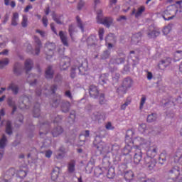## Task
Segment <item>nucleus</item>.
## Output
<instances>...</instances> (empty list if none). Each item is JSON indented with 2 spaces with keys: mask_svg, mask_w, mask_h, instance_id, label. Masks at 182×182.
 Masks as SVG:
<instances>
[{
  "mask_svg": "<svg viewBox=\"0 0 182 182\" xmlns=\"http://www.w3.org/2000/svg\"><path fill=\"white\" fill-rule=\"evenodd\" d=\"M157 155V147L156 146H151L146 151V157L144 159L143 167L146 170H153L157 164V161L154 159Z\"/></svg>",
  "mask_w": 182,
  "mask_h": 182,
  "instance_id": "f257e3e1",
  "label": "nucleus"
},
{
  "mask_svg": "<svg viewBox=\"0 0 182 182\" xmlns=\"http://www.w3.org/2000/svg\"><path fill=\"white\" fill-rule=\"evenodd\" d=\"M89 70L87 60H76L74 61V65L71 67L70 76L72 79L76 77V73L78 71L79 75H85Z\"/></svg>",
  "mask_w": 182,
  "mask_h": 182,
  "instance_id": "f03ea898",
  "label": "nucleus"
},
{
  "mask_svg": "<svg viewBox=\"0 0 182 182\" xmlns=\"http://www.w3.org/2000/svg\"><path fill=\"white\" fill-rule=\"evenodd\" d=\"M133 134H134L133 130L128 129L127 131L125 136V143L127 146H130V144H134L135 143V144H137L136 146H138V147H141V146L147 144L146 140L140 136L136 137L133 141V139L132 138L133 137Z\"/></svg>",
  "mask_w": 182,
  "mask_h": 182,
  "instance_id": "7ed1b4c3",
  "label": "nucleus"
},
{
  "mask_svg": "<svg viewBox=\"0 0 182 182\" xmlns=\"http://www.w3.org/2000/svg\"><path fill=\"white\" fill-rule=\"evenodd\" d=\"M97 23L104 25L106 28H110L112 23H113V18H112V17L103 18V11L102 10H98L97 11Z\"/></svg>",
  "mask_w": 182,
  "mask_h": 182,
  "instance_id": "20e7f679",
  "label": "nucleus"
},
{
  "mask_svg": "<svg viewBox=\"0 0 182 182\" xmlns=\"http://www.w3.org/2000/svg\"><path fill=\"white\" fill-rule=\"evenodd\" d=\"M61 104V110L63 113H68L70 110V102L68 101H60V96L58 97V99L55 100L53 103V107H58Z\"/></svg>",
  "mask_w": 182,
  "mask_h": 182,
  "instance_id": "39448f33",
  "label": "nucleus"
},
{
  "mask_svg": "<svg viewBox=\"0 0 182 182\" xmlns=\"http://www.w3.org/2000/svg\"><path fill=\"white\" fill-rule=\"evenodd\" d=\"M8 173L10 176H16V177H18V178H25L28 174V168L23 167L22 169L17 171H15V168H11L9 170Z\"/></svg>",
  "mask_w": 182,
  "mask_h": 182,
  "instance_id": "423d86ee",
  "label": "nucleus"
},
{
  "mask_svg": "<svg viewBox=\"0 0 182 182\" xmlns=\"http://www.w3.org/2000/svg\"><path fill=\"white\" fill-rule=\"evenodd\" d=\"M139 146H134V151L135 153L134 155L133 160L134 164H139L143 159V152H141V149H139Z\"/></svg>",
  "mask_w": 182,
  "mask_h": 182,
  "instance_id": "0eeeda50",
  "label": "nucleus"
},
{
  "mask_svg": "<svg viewBox=\"0 0 182 182\" xmlns=\"http://www.w3.org/2000/svg\"><path fill=\"white\" fill-rule=\"evenodd\" d=\"M160 35V29L154 27V26L151 25L148 28L147 36L150 39H153L154 38H157Z\"/></svg>",
  "mask_w": 182,
  "mask_h": 182,
  "instance_id": "6e6552de",
  "label": "nucleus"
},
{
  "mask_svg": "<svg viewBox=\"0 0 182 182\" xmlns=\"http://www.w3.org/2000/svg\"><path fill=\"white\" fill-rule=\"evenodd\" d=\"M46 48L48 49V52L46 53V59H50L52 56H53V50L56 49V45L53 43H47L46 44Z\"/></svg>",
  "mask_w": 182,
  "mask_h": 182,
  "instance_id": "1a4fd4ad",
  "label": "nucleus"
},
{
  "mask_svg": "<svg viewBox=\"0 0 182 182\" xmlns=\"http://www.w3.org/2000/svg\"><path fill=\"white\" fill-rule=\"evenodd\" d=\"M168 176L172 178V180H177L180 177V167L174 166L168 171Z\"/></svg>",
  "mask_w": 182,
  "mask_h": 182,
  "instance_id": "9d476101",
  "label": "nucleus"
},
{
  "mask_svg": "<svg viewBox=\"0 0 182 182\" xmlns=\"http://www.w3.org/2000/svg\"><path fill=\"white\" fill-rule=\"evenodd\" d=\"M69 66H70V58L64 57L61 58L60 63V69L61 70H66Z\"/></svg>",
  "mask_w": 182,
  "mask_h": 182,
  "instance_id": "9b49d317",
  "label": "nucleus"
},
{
  "mask_svg": "<svg viewBox=\"0 0 182 182\" xmlns=\"http://www.w3.org/2000/svg\"><path fill=\"white\" fill-rule=\"evenodd\" d=\"M109 149L105 151L106 153H112L113 156H117L119 154V151L120 150V146L117 144H114L108 146Z\"/></svg>",
  "mask_w": 182,
  "mask_h": 182,
  "instance_id": "f8f14e48",
  "label": "nucleus"
},
{
  "mask_svg": "<svg viewBox=\"0 0 182 182\" xmlns=\"http://www.w3.org/2000/svg\"><path fill=\"white\" fill-rule=\"evenodd\" d=\"M89 93L90 97L96 99L99 96V89L95 85H90L89 88Z\"/></svg>",
  "mask_w": 182,
  "mask_h": 182,
  "instance_id": "ddd939ff",
  "label": "nucleus"
},
{
  "mask_svg": "<svg viewBox=\"0 0 182 182\" xmlns=\"http://www.w3.org/2000/svg\"><path fill=\"white\" fill-rule=\"evenodd\" d=\"M90 134V132L89 130H86L84 132H82L81 134L79 136V140L80 143L77 144V146H82L85 144V141H86V137H89Z\"/></svg>",
  "mask_w": 182,
  "mask_h": 182,
  "instance_id": "4468645a",
  "label": "nucleus"
},
{
  "mask_svg": "<svg viewBox=\"0 0 182 182\" xmlns=\"http://www.w3.org/2000/svg\"><path fill=\"white\" fill-rule=\"evenodd\" d=\"M124 180H126L127 182L133 181V180H134V172L131 170L127 171L124 173Z\"/></svg>",
  "mask_w": 182,
  "mask_h": 182,
  "instance_id": "2eb2a0df",
  "label": "nucleus"
},
{
  "mask_svg": "<svg viewBox=\"0 0 182 182\" xmlns=\"http://www.w3.org/2000/svg\"><path fill=\"white\" fill-rule=\"evenodd\" d=\"M122 85L129 90L133 86V79L130 77H127L123 80Z\"/></svg>",
  "mask_w": 182,
  "mask_h": 182,
  "instance_id": "dca6fc26",
  "label": "nucleus"
},
{
  "mask_svg": "<svg viewBox=\"0 0 182 182\" xmlns=\"http://www.w3.org/2000/svg\"><path fill=\"white\" fill-rule=\"evenodd\" d=\"M25 70L26 73L28 74L31 70H32V68H33V61L31 59H27L25 62Z\"/></svg>",
  "mask_w": 182,
  "mask_h": 182,
  "instance_id": "f3484780",
  "label": "nucleus"
},
{
  "mask_svg": "<svg viewBox=\"0 0 182 182\" xmlns=\"http://www.w3.org/2000/svg\"><path fill=\"white\" fill-rule=\"evenodd\" d=\"M60 172V168H59V167H55L53 169L51 172V180H53V181L58 180Z\"/></svg>",
  "mask_w": 182,
  "mask_h": 182,
  "instance_id": "a211bd4d",
  "label": "nucleus"
},
{
  "mask_svg": "<svg viewBox=\"0 0 182 182\" xmlns=\"http://www.w3.org/2000/svg\"><path fill=\"white\" fill-rule=\"evenodd\" d=\"M63 133V128L60 126H58L57 127L54 128L52 131V135L53 137H58L60 134Z\"/></svg>",
  "mask_w": 182,
  "mask_h": 182,
  "instance_id": "6ab92c4d",
  "label": "nucleus"
},
{
  "mask_svg": "<svg viewBox=\"0 0 182 182\" xmlns=\"http://www.w3.org/2000/svg\"><path fill=\"white\" fill-rule=\"evenodd\" d=\"M129 59H132L133 62H136L139 63V51H130Z\"/></svg>",
  "mask_w": 182,
  "mask_h": 182,
  "instance_id": "aec40b11",
  "label": "nucleus"
},
{
  "mask_svg": "<svg viewBox=\"0 0 182 182\" xmlns=\"http://www.w3.org/2000/svg\"><path fill=\"white\" fill-rule=\"evenodd\" d=\"M34 41L38 46V48L35 49V55H39V53H41L42 42H41V40L37 36H34Z\"/></svg>",
  "mask_w": 182,
  "mask_h": 182,
  "instance_id": "412c9836",
  "label": "nucleus"
},
{
  "mask_svg": "<svg viewBox=\"0 0 182 182\" xmlns=\"http://www.w3.org/2000/svg\"><path fill=\"white\" fill-rule=\"evenodd\" d=\"M171 12H176L175 10H171L168 8H167L166 10L164 11V15L163 16V18L165 21H171V19H173L174 18V15L170 16V17H168V18H166V15H171Z\"/></svg>",
  "mask_w": 182,
  "mask_h": 182,
  "instance_id": "4be33fe9",
  "label": "nucleus"
},
{
  "mask_svg": "<svg viewBox=\"0 0 182 182\" xmlns=\"http://www.w3.org/2000/svg\"><path fill=\"white\" fill-rule=\"evenodd\" d=\"M59 36L64 46H69V43H68V37L66 36L65 33H63V31H60Z\"/></svg>",
  "mask_w": 182,
  "mask_h": 182,
  "instance_id": "5701e85b",
  "label": "nucleus"
},
{
  "mask_svg": "<svg viewBox=\"0 0 182 182\" xmlns=\"http://www.w3.org/2000/svg\"><path fill=\"white\" fill-rule=\"evenodd\" d=\"M168 65H170L168 60H163L159 63L158 68L161 70H164L168 66Z\"/></svg>",
  "mask_w": 182,
  "mask_h": 182,
  "instance_id": "b1692460",
  "label": "nucleus"
},
{
  "mask_svg": "<svg viewBox=\"0 0 182 182\" xmlns=\"http://www.w3.org/2000/svg\"><path fill=\"white\" fill-rule=\"evenodd\" d=\"M76 166V161L75 160H71L68 164V173H75V167Z\"/></svg>",
  "mask_w": 182,
  "mask_h": 182,
  "instance_id": "393cba45",
  "label": "nucleus"
},
{
  "mask_svg": "<svg viewBox=\"0 0 182 182\" xmlns=\"http://www.w3.org/2000/svg\"><path fill=\"white\" fill-rule=\"evenodd\" d=\"M108 81L109 74L104 73L100 76L99 82L100 83H101V85H106V83H107Z\"/></svg>",
  "mask_w": 182,
  "mask_h": 182,
  "instance_id": "a878e982",
  "label": "nucleus"
},
{
  "mask_svg": "<svg viewBox=\"0 0 182 182\" xmlns=\"http://www.w3.org/2000/svg\"><path fill=\"white\" fill-rule=\"evenodd\" d=\"M109 63L112 65H122V63H124V58H112Z\"/></svg>",
  "mask_w": 182,
  "mask_h": 182,
  "instance_id": "bb28decb",
  "label": "nucleus"
},
{
  "mask_svg": "<svg viewBox=\"0 0 182 182\" xmlns=\"http://www.w3.org/2000/svg\"><path fill=\"white\" fill-rule=\"evenodd\" d=\"M105 42L111 43H116V36H114V34L109 33L105 37Z\"/></svg>",
  "mask_w": 182,
  "mask_h": 182,
  "instance_id": "cd10ccee",
  "label": "nucleus"
},
{
  "mask_svg": "<svg viewBox=\"0 0 182 182\" xmlns=\"http://www.w3.org/2000/svg\"><path fill=\"white\" fill-rule=\"evenodd\" d=\"M46 79L53 78V70H52V66L49 65L46 70Z\"/></svg>",
  "mask_w": 182,
  "mask_h": 182,
  "instance_id": "c85d7f7f",
  "label": "nucleus"
},
{
  "mask_svg": "<svg viewBox=\"0 0 182 182\" xmlns=\"http://www.w3.org/2000/svg\"><path fill=\"white\" fill-rule=\"evenodd\" d=\"M127 90H129L122 84V85L117 89V93H118L119 96H123V95H126V93H127Z\"/></svg>",
  "mask_w": 182,
  "mask_h": 182,
  "instance_id": "c756f323",
  "label": "nucleus"
},
{
  "mask_svg": "<svg viewBox=\"0 0 182 182\" xmlns=\"http://www.w3.org/2000/svg\"><path fill=\"white\" fill-rule=\"evenodd\" d=\"M7 90H12L14 95H16L19 92V87H18V85H14V82H12L7 88Z\"/></svg>",
  "mask_w": 182,
  "mask_h": 182,
  "instance_id": "7c9ffc66",
  "label": "nucleus"
},
{
  "mask_svg": "<svg viewBox=\"0 0 182 182\" xmlns=\"http://www.w3.org/2000/svg\"><path fill=\"white\" fill-rule=\"evenodd\" d=\"M141 39V33H137L136 34H134L132 37V43H139V41H140Z\"/></svg>",
  "mask_w": 182,
  "mask_h": 182,
  "instance_id": "2f4dec72",
  "label": "nucleus"
},
{
  "mask_svg": "<svg viewBox=\"0 0 182 182\" xmlns=\"http://www.w3.org/2000/svg\"><path fill=\"white\" fill-rule=\"evenodd\" d=\"M19 21V14L18 13H14L13 17L11 18V25L13 26H16L18 25V21Z\"/></svg>",
  "mask_w": 182,
  "mask_h": 182,
  "instance_id": "473e14b6",
  "label": "nucleus"
},
{
  "mask_svg": "<svg viewBox=\"0 0 182 182\" xmlns=\"http://www.w3.org/2000/svg\"><path fill=\"white\" fill-rule=\"evenodd\" d=\"M41 116V105L36 104L34 107L33 117H39Z\"/></svg>",
  "mask_w": 182,
  "mask_h": 182,
  "instance_id": "72a5a7b5",
  "label": "nucleus"
},
{
  "mask_svg": "<svg viewBox=\"0 0 182 182\" xmlns=\"http://www.w3.org/2000/svg\"><path fill=\"white\" fill-rule=\"evenodd\" d=\"M76 21L77 26L80 28L82 32H85V25L83 24V22H82V20L80 19V17H79V16H76Z\"/></svg>",
  "mask_w": 182,
  "mask_h": 182,
  "instance_id": "f704fd0d",
  "label": "nucleus"
},
{
  "mask_svg": "<svg viewBox=\"0 0 182 182\" xmlns=\"http://www.w3.org/2000/svg\"><path fill=\"white\" fill-rule=\"evenodd\" d=\"M132 150H134V147L132 148L130 145H126L123 149L122 154L124 156H127V154H129Z\"/></svg>",
  "mask_w": 182,
  "mask_h": 182,
  "instance_id": "c9c22d12",
  "label": "nucleus"
},
{
  "mask_svg": "<svg viewBox=\"0 0 182 182\" xmlns=\"http://www.w3.org/2000/svg\"><path fill=\"white\" fill-rule=\"evenodd\" d=\"M87 43L88 46H92V45H95V43H96V36H91L88 37L87 39Z\"/></svg>",
  "mask_w": 182,
  "mask_h": 182,
  "instance_id": "e433bc0d",
  "label": "nucleus"
},
{
  "mask_svg": "<svg viewBox=\"0 0 182 182\" xmlns=\"http://www.w3.org/2000/svg\"><path fill=\"white\" fill-rule=\"evenodd\" d=\"M166 159H167V153H166V151L161 153L159 158V164H164V161H166Z\"/></svg>",
  "mask_w": 182,
  "mask_h": 182,
  "instance_id": "4c0bfd02",
  "label": "nucleus"
},
{
  "mask_svg": "<svg viewBox=\"0 0 182 182\" xmlns=\"http://www.w3.org/2000/svg\"><path fill=\"white\" fill-rule=\"evenodd\" d=\"M115 176L116 173L114 171V168H109L107 173V178H114Z\"/></svg>",
  "mask_w": 182,
  "mask_h": 182,
  "instance_id": "58836bf2",
  "label": "nucleus"
},
{
  "mask_svg": "<svg viewBox=\"0 0 182 182\" xmlns=\"http://www.w3.org/2000/svg\"><path fill=\"white\" fill-rule=\"evenodd\" d=\"M6 133L9 135L12 134V123L11 122V121L6 122Z\"/></svg>",
  "mask_w": 182,
  "mask_h": 182,
  "instance_id": "ea45409f",
  "label": "nucleus"
},
{
  "mask_svg": "<svg viewBox=\"0 0 182 182\" xmlns=\"http://www.w3.org/2000/svg\"><path fill=\"white\" fill-rule=\"evenodd\" d=\"M7 103L10 107H13V110L11 114H14L15 112H16V106L15 105V102L12 100V98H9L7 100Z\"/></svg>",
  "mask_w": 182,
  "mask_h": 182,
  "instance_id": "a19ab883",
  "label": "nucleus"
},
{
  "mask_svg": "<svg viewBox=\"0 0 182 182\" xmlns=\"http://www.w3.org/2000/svg\"><path fill=\"white\" fill-rule=\"evenodd\" d=\"M6 146V136L5 135L2 136V138L0 139V149L4 150Z\"/></svg>",
  "mask_w": 182,
  "mask_h": 182,
  "instance_id": "79ce46f5",
  "label": "nucleus"
},
{
  "mask_svg": "<svg viewBox=\"0 0 182 182\" xmlns=\"http://www.w3.org/2000/svg\"><path fill=\"white\" fill-rule=\"evenodd\" d=\"M156 119H157V114H151L148 115L146 121L148 123H153V122H156Z\"/></svg>",
  "mask_w": 182,
  "mask_h": 182,
  "instance_id": "37998d69",
  "label": "nucleus"
},
{
  "mask_svg": "<svg viewBox=\"0 0 182 182\" xmlns=\"http://www.w3.org/2000/svg\"><path fill=\"white\" fill-rule=\"evenodd\" d=\"M94 174L95 177H100L103 174V170H102V168L100 167H96L94 171Z\"/></svg>",
  "mask_w": 182,
  "mask_h": 182,
  "instance_id": "c03bdc74",
  "label": "nucleus"
},
{
  "mask_svg": "<svg viewBox=\"0 0 182 182\" xmlns=\"http://www.w3.org/2000/svg\"><path fill=\"white\" fill-rule=\"evenodd\" d=\"M11 0H4V5H6V6H10L14 9L16 6V2H15V1H11V3L9 4Z\"/></svg>",
  "mask_w": 182,
  "mask_h": 182,
  "instance_id": "a18cd8bd",
  "label": "nucleus"
},
{
  "mask_svg": "<svg viewBox=\"0 0 182 182\" xmlns=\"http://www.w3.org/2000/svg\"><path fill=\"white\" fill-rule=\"evenodd\" d=\"M181 157H182V151L180 152V151H177L176 155H175L173 156L174 162L178 163V161H180V159H181Z\"/></svg>",
  "mask_w": 182,
  "mask_h": 182,
  "instance_id": "49530a36",
  "label": "nucleus"
},
{
  "mask_svg": "<svg viewBox=\"0 0 182 182\" xmlns=\"http://www.w3.org/2000/svg\"><path fill=\"white\" fill-rule=\"evenodd\" d=\"M144 11H146V7H144V6H140L138 9V11H136V13L135 14L136 18H139V16H140L141 14L144 13Z\"/></svg>",
  "mask_w": 182,
  "mask_h": 182,
  "instance_id": "de8ad7c7",
  "label": "nucleus"
},
{
  "mask_svg": "<svg viewBox=\"0 0 182 182\" xmlns=\"http://www.w3.org/2000/svg\"><path fill=\"white\" fill-rule=\"evenodd\" d=\"M76 28L73 24L69 26L68 32L71 39H73V33H75Z\"/></svg>",
  "mask_w": 182,
  "mask_h": 182,
  "instance_id": "09e8293b",
  "label": "nucleus"
},
{
  "mask_svg": "<svg viewBox=\"0 0 182 182\" xmlns=\"http://www.w3.org/2000/svg\"><path fill=\"white\" fill-rule=\"evenodd\" d=\"M110 56V51H109V50H106L105 51H104L102 53V54L101 55V59H102L103 60H106V59H109V57Z\"/></svg>",
  "mask_w": 182,
  "mask_h": 182,
  "instance_id": "8fccbe9b",
  "label": "nucleus"
},
{
  "mask_svg": "<svg viewBox=\"0 0 182 182\" xmlns=\"http://www.w3.org/2000/svg\"><path fill=\"white\" fill-rule=\"evenodd\" d=\"M9 63V60L8 58H4L2 60H0V69H3Z\"/></svg>",
  "mask_w": 182,
  "mask_h": 182,
  "instance_id": "3c124183",
  "label": "nucleus"
},
{
  "mask_svg": "<svg viewBox=\"0 0 182 182\" xmlns=\"http://www.w3.org/2000/svg\"><path fill=\"white\" fill-rule=\"evenodd\" d=\"M146 95H143L141 98L140 104H139V109L141 110L143 107H144V103H146Z\"/></svg>",
  "mask_w": 182,
  "mask_h": 182,
  "instance_id": "603ef678",
  "label": "nucleus"
},
{
  "mask_svg": "<svg viewBox=\"0 0 182 182\" xmlns=\"http://www.w3.org/2000/svg\"><path fill=\"white\" fill-rule=\"evenodd\" d=\"M58 151H60V153L58 154L57 159H63V157L65 156V148H60Z\"/></svg>",
  "mask_w": 182,
  "mask_h": 182,
  "instance_id": "864d4df0",
  "label": "nucleus"
},
{
  "mask_svg": "<svg viewBox=\"0 0 182 182\" xmlns=\"http://www.w3.org/2000/svg\"><path fill=\"white\" fill-rule=\"evenodd\" d=\"M98 36L100 38V41H103V36H105V28H100L98 31Z\"/></svg>",
  "mask_w": 182,
  "mask_h": 182,
  "instance_id": "5fc2aeb1",
  "label": "nucleus"
},
{
  "mask_svg": "<svg viewBox=\"0 0 182 182\" xmlns=\"http://www.w3.org/2000/svg\"><path fill=\"white\" fill-rule=\"evenodd\" d=\"M171 31V26H165L163 29V33L164 35H168Z\"/></svg>",
  "mask_w": 182,
  "mask_h": 182,
  "instance_id": "6e6d98bb",
  "label": "nucleus"
},
{
  "mask_svg": "<svg viewBox=\"0 0 182 182\" xmlns=\"http://www.w3.org/2000/svg\"><path fill=\"white\" fill-rule=\"evenodd\" d=\"M69 119L70 122H72L73 123L75 122V119H76V112L75 111L70 113Z\"/></svg>",
  "mask_w": 182,
  "mask_h": 182,
  "instance_id": "4d7b16f0",
  "label": "nucleus"
},
{
  "mask_svg": "<svg viewBox=\"0 0 182 182\" xmlns=\"http://www.w3.org/2000/svg\"><path fill=\"white\" fill-rule=\"evenodd\" d=\"M23 28H26L28 26V17L26 16H23V21L21 22Z\"/></svg>",
  "mask_w": 182,
  "mask_h": 182,
  "instance_id": "13d9d810",
  "label": "nucleus"
},
{
  "mask_svg": "<svg viewBox=\"0 0 182 182\" xmlns=\"http://www.w3.org/2000/svg\"><path fill=\"white\" fill-rule=\"evenodd\" d=\"M146 127L147 126L146 124H141L139 127V130L141 132V133H144V132H146Z\"/></svg>",
  "mask_w": 182,
  "mask_h": 182,
  "instance_id": "bf43d9fd",
  "label": "nucleus"
},
{
  "mask_svg": "<svg viewBox=\"0 0 182 182\" xmlns=\"http://www.w3.org/2000/svg\"><path fill=\"white\" fill-rule=\"evenodd\" d=\"M106 100L105 99V94H100V105H105Z\"/></svg>",
  "mask_w": 182,
  "mask_h": 182,
  "instance_id": "052dcab7",
  "label": "nucleus"
},
{
  "mask_svg": "<svg viewBox=\"0 0 182 182\" xmlns=\"http://www.w3.org/2000/svg\"><path fill=\"white\" fill-rule=\"evenodd\" d=\"M107 130H114V127L112 126V122H109L105 125Z\"/></svg>",
  "mask_w": 182,
  "mask_h": 182,
  "instance_id": "680f3d73",
  "label": "nucleus"
},
{
  "mask_svg": "<svg viewBox=\"0 0 182 182\" xmlns=\"http://www.w3.org/2000/svg\"><path fill=\"white\" fill-rule=\"evenodd\" d=\"M20 66H21V65L18 63H16L14 65V73H16V75H18V73L19 72V67Z\"/></svg>",
  "mask_w": 182,
  "mask_h": 182,
  "instance_id": "e2e57ef3",
  "label": "nucleus"
},
{
  "mask_svg": "<svg viewBox=\"0 0 182 182\" xmlns=\"http://www.w3.org/2000/svg\"><path fill=\"white\" fill-rule=\"evenodd\" d=\"M53 21H55V22H56V23H58V25H62V21H60V18L56 17V15H53Z\"/></svg>",
  "mask_w": 182,
  "mask_h": 182,
  "instance_id": "0e129e2a",
  "label": "nucleus"
},
{
  "mask_svg": "<svg viewBox=\"0 0 182 182\" xmlns=\"http://www.w3.org/2000/svg\"><path fill=\"white\" fill-rule=\"evenodd\" d=\"M95 119H97V120H102V119L105 120V119H106V117L105 116V114H100L95 115Z\"/></svg>",
  "mask_w": 182,
  "mask_h": 182,
  "instance_id": "69168bd1",
  "label": "nucleus"
},
{
  "mask_svg": "<svg viewBox=\"0 0 182 182\" xmlns=\"http://www.w3.org/2000/svg\"><path fill=\"white\" fill-rule=\"evenodd\" d=\"M42 22L45 28H46L48 26V17H46V16H44L43 17Z\"/></svg>",
  "mask_w": 182,
  "mask_h": 182,
  "instance_id": "338daca9",
  "label": "nucleus"
},
{
  "mask_svg": "<svg viewBox=\"0 0 182 182\" xmlns=\"http://www.w3.org/2000/svg\"><path fill=\"white\" fill-rule=\"evenodd\" d=\"M62 122V116L58 115L54 120V124H58V123H60Z\"/></svg>",
  "mask_w": 182,
  "mask_h": 182,
  "instance_id": "774afa93",
  "label": "nucleus"
}]
</instances>
